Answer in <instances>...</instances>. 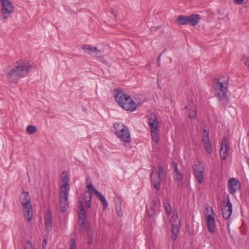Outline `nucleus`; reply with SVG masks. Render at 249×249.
I'll use <instances>...</instances> for the list:
<instances>
[{
    "label": "nucleus",
    "mask_w": 249,
    "mask_h": 249,
    "mask_svg": "<svg viewBox=\"0 0 249 249\" xmlns=\"http://www.w3.org/2000/svg\"><path fill=\"white\" fill-rule=\"evenodd\" d=\"M228 82L229 76L227 75H219L213 81L214 96L224 106L227 105L229 99L227 94Z\"/></svg>",
    "instance_id": "nucleus-1"
},
{
    "label": "nucleus",
    "mask_w": 249,
    "mask_h": 249,
    "mask_svg": "<svg viewBox=\"0 0 249 249\" xmlns=\"http://www.w3.org/2000/svg\"><path fill=\"white\" fill-rule=\"evenodd\" d=\"M32 68V66L29 63L19 60L16 62L14 68L8 66L5 69V71L6 74L9 76H18L23 77L27 75Z\"/></svg>",
    "instance_id": "nucleus-2"
},
{
    "label": "nucleus",
    "mask_w": 249,
    "mask_h": 249,
    "mask_svg": "<svg viewBox=\"0 0 249 249\" xmlns=\"http://www.w3.org/2000/svg\"><path fill=\"white\" fill-rule=\"evenodd\" d=\"M115 92V100L123 108L130 111L136 109V104L128 95L122 90H116Z\"/></svg>",
    "instance_id": "nucleus-3"
},
{
    "label": "nucleus",
    "mask_w": 249,
    "mask_h": 249,
    "mask_svg": "<svg viewBox=\"0 0 249 249\" xmlns=\"http://www.w3.org/2000/svg\"><path fill=\"white\" fill-rule=\"evenodd\" d=\"M20 202L22 206V210L25 218L28 221H30L33 218V207L31 203V197L29 194L23 191L21 194Z\"/></svg>",
    "instance_id": "nucleus-4"
},
{
    "label": "nucleus",
    "mask_w": 249,
    "mask_h": 249,
    "mask_svg": "<svg viewBox=\"0 0 249 249\" xmlns=\"http://www.w3.org/2000/svg\"><path fill=\"white\" fill-rule=\"evenodd\" d=\"M166 176V172L162 165H159L158 169L154 167L152 169L150 178L154 188L159 190L160 188V181Z\"/></svg>",
    "instance_id": "nucleus-5"
},
{
    "label": "nucleus",
    "mask_w": 249,
    "mask_h": 249,
    "mask_svg": "<svg viewBox=\"0 0 249 249\" xmlns=\"http://www.w3.org/2000/svg\"><path fill=\"white\" fill-rule=\"evenodd\" d=\"M113 131L116 136L124 142H129L130 141V135L128 128L123 124L115 123L113 126Z\"/></svg>",
    "instance_id": "nucleus-6"
},
{
    "label": "nucleus",
    "mask_w": 249,
    "mask_h": 249,
    "mask_svg": "<svg viewBox=\"0 0 249 249\" xmlns=\"http://www.w3.org/2000/svg\"><path fill=\"white\" fill-rule=\"evenodd\" d=\"M0 11L2 18L5 19L10 16L14 11V7L9 0H0Z\"/></svg>",
    "instance_id": "nucleus-7"
},
{
    "label": "nucleus",
    "mask_w": 249,
    "mask_h": 249,
    "mask_svg": "<svg viewBox=\"0 0 249 249\" xmlns=\"http://www.w3.org/2000/svg\"><path fill=\"white\" fill-rule=\"evenodd\" d=\"M206 211L205 216L207 221L208 229L210 232H214L215 226L213 209L211 207H207L206 208Z\"/></svg>",
    "instance_id": "nucleus-8"
},
{
    "label": "nucleus",
    "mask_w": 249,
    "mask_h": 249,
    "mask_svg": "<svg viewBox=\"0 0 249 249\" xmlns=\"http://www.w3.org/2000/svg\"><path fill=\"white\" fill-rule=\"evenodd\" d=\"M87 187L88 189V195H89V193L92 194V192L94 193L98 199L102 202L104 208L107 206V203L105 197L100 192L96 189L91 182H89V183L87 185Z\"/></svg>",
    "instance_id": "nucleus-9"
},
{
    "label": "nucleus",
    "mask_w": 249,
    "mask_h": 249,
    "mask_svg": "<svg viewBox=\"0 0 249 249\" xmlns=\"http://www.w3.org/2000/svg\"><path fill=\"white\" fill-rule=\"evenodd\" d=\"M202 140L204 143V148L208 154L212 153L213 148L210 141L209 132L206 129H204L202 135Z\"/></svg>",
    "instance_id": "nucleus-10"
},
{
    "label": "nucleus",
    "mask_w": 249,
    "mask_h": 249,
    "mask_svg": "<svg viewBox=\"0 0 249 249\" xmlns=\"http://www.w3.org/2000/svg\"><path fill=\"white\" fill-rule=\"evenodd\" d=\"M68 194L69 192L66 190L63 192H60L59 206L60 210L61 212L64 213L66 211L68 206Z\"/></svg>",
    "instance_id": "nucleus-11"
},
{
    "label": "nucleus",
    "mask_w": 249,
    "mask_h": 249,
    "mask_svg": "<svg viewBox=\"0 0 249 249\" xmlns=\"http://www.w3.org/2000/svg\"><path fill=\"white\" fill-rule=\"evenodd\" d=\"M220 157L225 160L229 155V143L228 139L224 137L221 143V147L219 152Z\"/></svg>",
    "instance_id": "nucleus-12"
},
{
    "label": "nucleus",
    "mask_w": 249,
    "mask_h": 249,
    "mask_svg": "<svg viewBox=\"0 0 249 249\" xmlns=\"http://www.w3.org/2000/svg\"><path fill=\"white\" fill-rule=\"evenodd\" d=\"M172 225V233H178L180 228V221L177 213H174L170 220Z\"/></svg>",
    "instance_id": "nucleus-13"
},
{
    "label": "nucleus",
    "mask_w": 249,
    "mask_h": 249,
    "mask_svg": "<svg viewBox=\"0 0 249 249\" xmlns=\"http://www.w3.org/2000/svg\"><path fill=\"white\" fill-rule=\"evenodd\" d=\"M185 108L189 111L188 116L190 119H194L196 117V106L194 104L193 100H188L187 105L185 107Z\"/></svg>",
    "instance_id": "nucleus-14"
},
{
    "label": "nucleus",
    "mask_w": 249,
    "mask_h": 249,
    "mask_svg": "<svg viewBox=\"0 0 249 249\" xmlns=\"http://www.w3.org/2000/svg\"><path fill=\"white\" fill-rule=\"evenodd\" d=\"M82 49L88 54L96 57L97 54H101V51L98 50L96 47L89 44H85L82 47Z\"/></svg>",
    "instance_id": "nucleus-15"
},
{
    "label": "nucleus",
    "mask_w": 249,
    "mask_h": 249,
    "mask_svg": "<svg viewBox=\"0 0 249 249\" xmlns=\"http://www.w3.org/2000/svg\"><path fill=\"white\" fill-rule=\"evenodd\" d=\"M222 215L225 219H228L231 216L232 213V204L228 199L226 204L221 208Z\"/></svg>",
    "instance_id": "nucleus-16"
},
{
    "label": "nucleus",
    "mask_w": 249,
    "mask_h": 249,
    "mask_svg": "<svg viewBox=\"0 0 249 249\" xmlns=\"http://www.w3.org/2000/svg\"><path fill=\"white\" fill-rule=\"evenodd\" d=\"M240 186L239 181L236 178H232L228 182V189L231 194H234Z\"/></svg>",
    "instance_id": "nucleus-17"
},
{
    "label": "nucleus",
    "mask_w": 249,
    "mask_h": 249,
    "mask_svg": "<svg viewBox=\"0 0 249 249\" xmlns=\"http://www.w3.org/2000/svg\"><path fill=\"white\" fill-rule=\"evenodd\" d=\"M159 208V203H157L154 200H152L149 206L147 207L146 210L149 216H153L156 212L158 210Z\"/></svg>",
    "instance_id": "nucleus-18"
},
{
    "label": "nucleus",
    "mask_w": 249,
    "mask_h": 249,
    "mask_svg": "<svg viewBox=\"0 0 249 249\" xmlns=\"http://www.w3.org/2000/svg\"><path fill=\"white\" fill-rule=\"evenodd\" d=\"M62 177L61 178L62 182L63 183V184L61 187L60 192L64 191L67 190V192H69L70 189V185L69 184V178L67 175L65 174V172H63L62 173Z\"/></svg>",
    "instance_id": "nucleus-19"
},
{
    "label": "nucleus",
    "mask_w": 249,
    "mask_h": 249,
    "mask_svg": "<svg viewBox=\"0 0 249 249\" xmlns=\"http://www.w3.org/2000/svg\"><path fill=\"white\" fill-rule=\"evenodd\" d=\"M148 124L150 128V131L158 130L159 121L155 115H152L148 119Z\"/></svg>",
    "instance_id": "nucleus-20"
},
{
    "label": "nucleus",
    "mask_w": 249,
    "mask_h": 249,
    "mask_svg": "<svg viewBox=\"0 0 249 249\" xmlns=\"http://www.w3.org/2000/svg\"><path fill=\"white\" fill-rule=\"evenodd\" d=\"M201 17L198 14H193L188 16V23H190L191 25L195 26L199 21Z\"/></svg>",
    "instance_id": "nucleus-21"
},
{
    "label": "nucleus",
    "mask_w": 249,
    "mask_h": 249,
    "mask_svg": "<svg viewBox=\"0 0 249 249\" xmlns=\"http://www.w3.org/2000/svg\"><path fill=\"white\" fill-rule=\"evenodd\" d=\"M78 208L79 209L78 214L79 219H86L87 217L86 212L84 209L82 200H79L78 202Z\"/></svg>",
    "instance_id": "nucleus-22"
},
{
    "label": "nucleus",
    "mask_w": 249,
    "mask_h": 249,
    "mask_svg": "<svg viewBox=\"0 0 249 249\" xmlns=\"http://www.w3.org/2000/svg\"><path fill=\"white\" fill-rule=\"evenodd\" d=\"M46 228L49 231L52 228V219L50 213H47L45 216Z\"/></svg>",
    "instance_id": "nucleus-23"
},
{
    "label": "nucleus",
    "mask_w": 249,
    "mask_h": 249,
    "mask_svg": "<svg viewBox=\"0 0 249 249\" xmlns=\"http://www.w3.org/2000/svg\"><path fill=\"white\" fill-rule=\"evenodd\" d=\"M194 173L204 172V167L203 163L199 160L196 161L193 166Z\"/></svg>",
    "instance_id": "nucleus-24"
},
{
    "label": "nucleus",
    "mask_w": 249,
    "mask_h": 249,
    "mask_svg": "<svg viewBox=\"0 0 249 249\" xmlns=\"http://www.w3.org/2000/svg\"><path fill=\"white\" fill-rule=\"evenodd\" d=\"M85 219H79L78 218L77 220V225L79 227V228L80 229V232H89V230H86V227L87 225H85Z\"/></svg>",
    "instance_id": "nucleus-25"
},
{
    "label": "nucleus",
    "mask_w": 249,
    "mask_h": 249,
    "mask_svg": "<svg viewBox=\"0 0 249 249\" xmlns=\"http://www.w3.org/2000/svg\"><path fill=\"white\" fill-rule=\"evenodd\" d=\"M177 23L178 25H183L188 23V16L180 15L178 17Z\"/></svg>",
    "instance_id": "nucleus-26"
},
{
    "label": "nucleus",
    "mask_w": 249,
    "mask_h": 249,
    "mask_svg": "<svg viewBox=\"0 0 249 249\" xmlns=\"http://www.w3.org/2000/svg\"><path fill=\"white\" fill-rule=\"evenodd\" d=\"M165 210L168 215L171 214L172 212V208L171 206L170 201L169 199H165L163 201Z\"/></svg>",
    "instance_id": "nucleus-27"
},
{
    "label": "nucleus",
    "mask_w": 249,
    "mask_h": 249,
    "mask_svg": "<svg viewBox=\"0 0 249 249\" xmlns=\"http://www.w3.org/2000/svg\"><path fill=\"white\" fill-rule=\"evenodd\" d=\"M150 132H151V137H152L153 141H154L156 143H159L160 138H159L158 130H154L150 131Z\"/></svg>",
    "instance_id": "nucleus-28"
},
{
    "label": "nucleus",
    "mask_w": 249,
    "mask_h": 249,
    "mask_svg": "<svg viewBox=\"0 0 249 249\" xmlns=\"http://www.w3.org/2000/svg\"><path fill=\"white\" fill-rule=\"evenodd\" d=\"M203 172H198L194 173H195V177L196 178V179L197 180V181L199 183H201L204 181V177L203 175Z\"/></svg>",
    "instance_id": "nucleus-29"
},
{
    "label": "nucleus",
    "mask_w": 249,
    "mask_h": 249,
    "mask_svg": "<svg viewBox=\"0 0 249 249\" xmlns=\"http://www.w3.org/2000/svg\"><path fill=\"white\" fill-rule=\"evenodd\" d=\"M86 205L87 208H89L91 205V201L92 199L91 193H89V195L87 196V194H85Z\"/></svg>",
    "instance_id": "nucleus-30"
},
{
    "label": "nucleus",
    "mask_w": 249,
    "mask_h": 249,
    "mask_svg": "<svg viewBox=\"0 0 249 249\" xmlns=\"http://www.w3.org/2000/svg\"><path fill=\"white\" fill-rule=\"evenodd\" d=\"M36 128L34 125H29L26 128L27 133L29 134H32L36 131Z\"/></svg>",
    "instance_id": "nucleus-31"
},
{
    "label": "nucleus",
    "mask_w": 249,
    "mask_h": 249,
    "mask_svg": "<svg viewBox=\"0 0 249 249\" xmlns=\"http://www.w3.org/2000/svg\"><path fill=\"white\" fill-rule=\"evenodd\" d=\"M175 179L176 180H180L183 178V175L179 171L175 172Z\"/></svg>",
    "instance_id": "nucleus-32"
},
{
    "label": "nucleus",
    "mask_w": 249,
    "mask_h": 249,
    "mask_svg": "<svg viewBox=\"0 0 249 249\" xmlns=\"http://www.w3.org/2000/svg\"><path fill=\"white\" fill-rule=\"evenodd\" d=\"M70 249H76V242L74 239H71L70 240Z\"/></svg>",
    "instance_id": "nucleus-33"
},
{
    "label": "nucleus",
    "mask_w": 249,
    "mask_h": 249,
    "mask_svg": "<svg viewBox=\"0 0 249 249\" xmlns=\"http://www.w3.org/2000/svg\"><path fill=\"white\" fill-rule=\"evenodd\" d=\"M25 249H34V248L29 241H27L24 244Z\"/></svg>",
    "instance_id": "nucleus-34"
},
{
    "label": "nucleus",
    "mask_w": 249,
    "mask_h": 249,
    "mask_svg": "<svg viewBox=\"0 0 249 249\" xmlns=\"http://www.w3.org/2000/svg\"><path fill=\"white\" fill-rule=\"evenodd\" d=\"M95 57L102 63L107 64V61L104 58L103 56H100V54H97Z\"/></svg>",
    "instance_id": "nucleus-35"
},
{
    "label": "nucleus",
    "mask_w": 249,
    "mask_h": 249,
    "mask_svg": "<svg viewBox=\"0 0 249 249\" xmlns=\"http://www.w3.org/2000/svg\"><path fill=\"white\" fill-rule=\"evenodd\" d=\"M243 60L245 64L248 66L249 64V56L248 57L244 56L243 58Z\"/></svg>",
    "instance_id": "nucleus-36"
},
{
    "label": "nucleus",
    "mask_w": 249,
    "mask_h": 249,
    "mask_svg": "<svg viewBox=\"0 0 249 249\" xmlns=\"http://www.w3.org/2000/svg\"><path fill=\"white\" fill-rule=\"evenodd\" d=\"M162 53H160L157 58V63L159 67H160V57Z\"/></svg>",
    "instance_id": "nucleus-37"
},
{
    "label": "nucleus",
    "mask_w": 249,
    "mask_h": 249,
    "mask_svg": "<svg viewBox=\"0 0 249 249\" xmlns=\"http://www.w3.org/2000/svg\"><path fill=\"white\" fill-rule=\"evenodd\" d=\"M116 211L117 212V213L118 215H119L120 216H122L123 215V212L121 210V208L120 206H119V209L118 206L117 207Z\"/></svg>",
    "instance_id": "nucleus-38"
},
{
    "label": "nucleus",
    "mask_w": 249,
    "mask_h": 249,
    "mask_svg": "<svg viewBox=\"0 0 249 249\" xmlns=\"http://www.w3.org/2000/svg\"><path fill=\"white\" fill-rule=\"evenodd\" d=\"M173 165V168L174 170V173L179 171L178 169V164L176 162H174Z\"/></svg>",
    "instance_id": "nucleus-39"
},
{
    "label": "nucleus",
    "mask_w": 249,
    "mask_h": 249,
    "mask_svg": "<svg viewBox=\"0 0 249 249\" xmlns=\"http://www.w3.org/2000/svg\"><path fill=\"white\" fill-rule=\"evenodd\" d=\"M244 0H234V2L237 4H241L243 3Z\"/></svg>",
    "instance_id": "nucleus-40"
},
{
    "label": "nucleus",
    "mask_w": 249,
    "mask_h": 249,
    "mask_svg": "<svg viewBox=\"0 0 249 249\" xmlns=\"http://www.w3.org/2000/svg\"><path fill=\"white\" fill-rule=\"evenodd\" d=\"M92 237L91 236H90L89 239L87 243L89 245H90L92 243Z\"/></svg>",
    "instance_id": "nucleus-41"
},
{
    "label": "nucleus",
    "mask_w": 249,
    "mask_h": 249,
    "mask_svg": "<svg viewBox=\"0 0 249 249\" xmlns=\"http://www.w3.org/2000/svg\"><path fill=\"white\" fill-rule=\"evenodd\" d=\"M178 234H172V239L173 240H176L177 238Z\"/></svg>",
    "instance_id": "nucleus-42"
},
{
    "label": "nucleus",
    "mask_w": 249,
    "mask_h": 249,
    "mask_svg": "<svg viewBox=\"0 0 249 249\" xmlns=\"http://www.w3.org/2000/svg\"><path fill=\"white\" fill-rule=\"evenodd\" d=\"M246 162H247L248 166H249V158L246 157Z\"/></svg>",
    "instance_id": "nucleus-43"
},
{
    "label": "nucleus",
    "mask_w": 249,
    "mask_h": 249,
    "mask_svg": "<svg viewBox=\"0 0 249 249\" xmlns=\"http://www.w3.org/2000/svg\"><path fill=\"white\" fill-rule=\"evenodd\" d=\"M43 244L47 245V239L46 238L43 239Z\"/></svg>",
    "instance_id": "nucleus-44"
},
{
    "label": "nucleus",
    "mask_w": 249,
    "mask_h": 249,
    "mask_svg": "<svg viewBox=\"0 0 249 249\" xmlns=\"http://www.w3.org/2000/svg\"><path fill=\"white\" fill-rule=\"evenodd\" d=\"M46 244H43L42 249H46Z\"/></svg>",
    "instance_id": "nucleus-45"
},
{
    "label": "nucleus",
    "mask_w": 249,
    "mask_h": 249,
    "mask_svg": "<svg viewBox=\"0 0 249 249\" xmlns=\"http://www.w3.org/2000/svg\"><path fill=\"white\" fill-rule=\"evenodd\" d=\"M170 61L171 63L172 62V59L171 58H170Z\"/></svg>",
    "instance_id": "nucleus-46"
},
{
    "label": "nucleus",
    "mask_w": 249,
    "mask_h": 249,
    "mask_svg": "<svg viewBox=\"0 0 249 249\" xmlns=\"http://www.w3.org/2000/svg\"><path fill=\"white\" fill-rule=\"evenodd\" d=\"M166 50H164L161 53H162V54L165 52Z\"/></svg>",
    "instance_id": "nucleus-47"
},
{
    "label": "nucleus",
    "mask_w": 249,
    "mask_h": 249,
    "mask_svg": "<svg viewBox=\"0 0 249 249\" xmlns=\"http://www.w3.org/2000/svg\"><path fill=\"white\" fill-rule=\"evenodd\" d=\"M157 80H158V82L159 81V77H158Z\"/></svg>",
    "instance_id": "nucleus-48"
},
{
    "label": "nucleus",
    "mask_w": 249,
    "mask_h": 249,
    "mask_svg": "<svg viewBox=\"0 0 249 249\" xmlns=\"http://www.w3.org/2000/svg\"><path fill=\"white\" fill-rule=\"evenodd\" d=\"M87 183L88 182V179H87Z\"/></svg>",
    "instance_id": "nucleus-49"
}]
</instances>
